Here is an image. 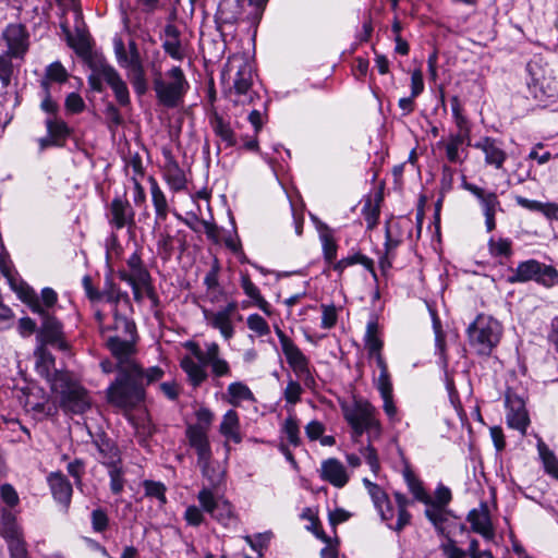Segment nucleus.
Returning a JSON list of instances; mask_svg holds the SVG:
<instances>
[{
    "label": "nucleus",
    "instance_id": "nucleus-1",
    "mask_svg": "<svg viewBox=\"0 0 558 558\" xmlns=\"http://www.w3.org/2000/svg\"><path fill=\"white\" fill-rule=\"evenodd\" d=\"M134 342L135 335H112L107 338V347L117 359L118 367L116 380L107 388V400L123 410H132L144 402L140 385L142 367L132 359Z\"/></svg>",
    "mask_w": 558,
    "mask_h": 558
},
{
    "label": "nucleus",
    "instance_id": "nucleus-2",
    "mask_svg": "<svg viewBox=\"0 0 558 558\" xmlns=\"http://www.w3.org/2000/svg\"><path fill=\"white\" fill-rule=\"evenodd\" d=\"M185 348L191 351L192 356H183L180 366L194 388L199 387L207 380L208 373L206 367L210 368L213 378L230 377L232 375L231 365L221 355V350L217 342H205V349L203 350L196 342L187 341Z\"/></svg>",
    "mask_w": 558,
    "mask_h": 558
},
{
    "label": "nucleus",
    "instance_id": "nucleus-3",
    "mask_svg": "<svg viewBox=\"0 0 558 558\" xmlns=\"http://www.w3.org/2000/svg\"><path fill=\"white\" fill-rule=\"evenodd\" d=\"M342 412L354 438L361 437L365 432L368 433V441L380 437L383 427L377 418L376 408L369 402L357 401L353 405H344ZM361 454L369 465L371 471L376 474L379 470V460L371 442L361 449Z\"/></svg>",
    "mask_w": 558,
    "mask_h": 558
},
{
    "label": "nucleus",
    "instance_id": "nucleus-4",
    "mask_svg": "<svg viewBox=\"0 0 558 558\" xmlns=\"http://www.w3.org/2000/svg\"><path fill=\"white\" fill-rule=\"evenodd\" d=\"M230 70H235L233 85L229 90V98L235 106L253 105L259 100V95L254 89V75L252 63L242 56H233L229 59Z\"/></svg>",
    "mask_w": 558,
    "mask_h": 558
},
{
    "label": "nucleus",
    "instance_id": "nucleus-5",
    "mask_svg": "<svg viewBox=\"0 0 558 558\" xmlns=\"http://www.w3.org/2000/svg\"><path fill=\"white\" fill-rule=\"evenodd\" d=\"M51 390L64 413L83 414L92 405L87 390L72 381L68 375H58L52 379Z\"/></svg>",
    "mask_w": 558,
    "mask_h": 558
},
{
    "label": "nucleus",
    "instance_id": "nucleus-6",
    "mask_svg": "<svg viewBox=\"0 0 558 558\" xmlns=\"http://www.w3.org/2000/svg\"><path fill=\"white\" fill-rule=\"evenodd\" d=\"M470 345L481 355H489L499 343L502 335L501 324L492 316L481 314L468 327Z\"/></svg>",
    "mask_w": 558,
    "mask_h": 558
},
{
    "label": "nucleus",
    "instance_id": "nucleus-7",
    "mask_svg": "<svg viewBox=\"0 0 558 558\" xmlns=\"http://www.w3.org/2000/svg\"><path fill=\"white\" fill-rule=\"evenodd\" d=\"M190 88V84L180 66H173L163 77L154 80V89L159 102L168 108L179 106Z\"/></svg>",
    "mask_w": 558,
    "mask_h": 558
},
{
    "label": "nucleus",
    "instance_id": "nucleus-8",
    "mask_svg": "<svg viewBox=\"0 0 558 558\" xmlns=\"http://www.w3.org/2000/svg\"><path fill=\"white\" fill-rule=\"evenodd\" d=\"M25 301L28 303L31 311L41 317V326L37 335L39 342L51 344L61 351H66L69 345L63 338L61 323L43 308L37 294L33 290L27 291Z\"/></svg>",
    "mask_w": 558,
    "mask_h": 558
},
{
    "label": "nucleus",
    "instance_id": "nucleus-9",
    "mask_svg": "<svg viewBox=\"0 0 558 558\" xmlns=\"http://www.w3.org/2000/svg\"><path fill=\"white\" fill-rule=\"evenodd\" d=\"M526 71L527 88L537 101L548 106L558 100V82L539 60H531L526 64Z\"/></svg>",
    "mask_w": 558,
    "mask_h": 558
},
{
    "label": "nucleus",
    "instance_id": "nucleus-10",
    "mask_svg": "<svg viewBox=\"0 0 558 558\" xmlns=\"http://www.w3.org/2000/svg\"><path fill=\"white\" fill-rule=\"evenodd\" d=\"M197 500L203 510L214 520L228 529H236L238 515L233 506L225 498L217 496L211 488L203 487L197 494Z\"/></svg>",
    "mask_w": 558,
    "mask_h": 558
},
{
    "label": "nucleus",
    "instance_id": "nucleus-11",
    "mask_svg": "<svg viewBox=\"0 0 558 558\" xmlns=\"http://www.w3.org/2000/svg\"><path fill=\"white\" fill-rule=\"evenodd\" d=\"M0 47L14 60L24 61L31 48V33L27 26L20 22L7 24L0 34Z\"/></svg>",
    "mask_w": 558,
    "mask_h": 558
},
{
    "label": "nucleus",
    "instance_id": "nucleus-12",
    "mask_svg": "<svg viewBox=\"0 0 558 558\" xmlns=\"http://www.w3.org/2000/svg\"><path fill=\"white\" fill-rule=\"evenodd\" d=\"M113 49L118 64L126 70V75L136 94L143 95L147 90V81L141 54L128 53L121 38H114Z\"/></svg>",
    "mask_w": 558,
    "mask_h": 558
},
{
    "label": "nucleus",
    "instance_id": "nucleus-13",
    "mask_svg": "<svg viewBox=\"0 0 558 558\" xmlns=\"http://www.w3.org/2000/svg\"><path fill=\"white\" fill-rule=\"evenodd\" d=\"M276 333L279 338L287 362L295 376L302 380L305 386H312L315 380L310 369L308 357L280 328H276Z\"/></svg>",
    "mask_w": 558,
    "mask_h": 558
},
{
    "label": "nucleus",
    "instance_id": "nucleus-14",
    "mask_svg": "<svg viewBox=\"0 0 558 558\" xmlns=\"http://www.w3.org/2000/svg\"><path fill=\"white\" fill-rule=\"evenodd\" d=\"M236 311V303L230 302L217 311L204 308L203 315L207 325L218 330L221 337L226 341H229L234 337L235 333V319H242V316L238 315Z\"/></svg>",
    "mask_w": 558,
    "mask_h": 558
},
{
    "label": "nucleus",
    "instance_id": "nucleus-15",
    "mask_svg": "<svg viewBox=\"0 0 558 558\" xmlns=\"http://www.w3.org/2000/svg\"><path fill=\"white\" fill-rule=\"evenodd\" d=\"M128 270L121 269L118 272L119 278L124 282H137L143 286L146 295L151 300L156 301L157 295L151 284V277L147 268L145 267L140 254L134 252L126 259Z\"/></svg>",
    "mask_w": 558,
    "mask_h": 558
},
{
    "label": "nucleus",
    "instance_id": "nucleus-16",
    "mask_svg": "<svg viewBox=\"0 0 558 558\" xmlns=\"http://www.w3.org/2000/svg\"><path fill=\"white\" fill-rule=\"evenodd\" d=\"M505 405L508 426L524 435L530 418L523 398L517 395L512 389H508L505 395Z\"/></svg>",
    "mask_w": 558,
    "mask_h": 558
},
{
    "label": "nucleus",
    "instance_id": "nucleus-17",
    "mask_svg": "<svg viewBox=\"0 0 558 558\" xmlns=\"http://www.w3.org/2000/svg\"><path fill=\"white\" fill-rule=\"evenodd\" d=\"M464 187L476 197L485 217L486 230L492 232L496 228V213L501 210L497 194L472 183H465Z\"/></svg>",
    "mask_w": 558,
    "mask_h": 558
},
{
    "label": "nucleus",
    "instance_id": "nucleus-18",
    "mask_svg": "<svg viewBox=\"0 0 558 558\" xmlns=\"http://www.w3.org/2000/svg\"><path fill=\"white\" fill-rule=\"evenodd\" d=\"M107 218L109 225L117 230L135 226V213L131 204L128 199L119 196L111 201Z\"/></svg>",
    "mask_w": 558,
    "mask_h": 558
},
{
    "label": "nucleus",
    "instance_id": "nucleus-19",
    "mask_svg": "<svg viewBox=\"0 0 558 558\" xmlns=\"http://www.w3.org/2000/svg\"><path fill=\"white\" fill-rule=\"evenodd\" d=\"M473 146L484 154V160L487 166L494 167L496 170L504 169L508 155L504 149V143L500 140L484 136Z\"/></svg>",
    "mask_w": 558,
    "mask_h": 558
},
{
    "label": "nucleus",
    "instance_id": "nucleus-20",
    "mask_svg": "<svg viewBox=\"0 0 558 558\" xmlns=\"http://www.w3.org/2000/svg\"><path fill=\"white\" fill-rule=\"evenodd\" d=\"M375 387L383 399V410L391 424L400 422L398 408L393 399V389L388 371L383 369L374 380Z\"/></svg>",
    "mask_w": 558,
    "mask_h": 558
},
{
    "label": "nucleus",
    "instance_id": "nucleus-21",
    "mask_svg": "<svg viewBox=\"0 0 558 558\" xmlns=\"http://www.w3.org/2000/svg\"><path fill=\"white\" fill-rule=\"evenodd\" d=\"M185 436L190 447L197 456V462L208 461L213 457L208 432L205 426L201 424L187 425Z\"/></svg>",
    "mask_w": 558,
    "mask_h": 558
},
{
    "label": "nucleus",
    "instance_id": "nucleus-22",
    "mask_svg": "<svg viewBox=\"0 0 558 558\" xmlns=\"http://www.w3.org/2000/svg\"><path fill=\"white\" fill-rule=\"evenodd\" d=\"M364 343L369 357L375 360L379 371H388L387 364L381 355L383 340L380 339L379 325L376 318H372L366 325Z\"/></svg>",
    "mask_w": 558,
    "mask_h": 558
},
{
    "label": "nucleus",
    "instance_id": "nucleus-23",
    "mask_svg": "<svg viewBox=\"0 0 558 558\" xmlns=\"http://www.w3.org/2000/svg\"><path fill=\"white\" fill-rule=\"evenodd\" d=\"M473 532L480 534L486 542H493L496 536L489 510L486 505L472 509L466 517Z\"/></svg>",
    "mask_w": 558,
    "mask_h": 558
},
{
    "label": "nucleus",
    "instance_id": "nucleus-24",
    "mask_svg": "<svg viewBox=\"0 0 558 558\" xmlns=\"http://www.w3.org/2000/svg\"><path fill=\"white\" fill-rule=\"evenodd\" d=\"M319 477L330 485L342 488L350 480V475L341 461L336 458H329L322 462Z\"/></svg>",
    "mask_w": 558,
    "mask_h": 558
},
{
    "label": "nucleus",
    "instance_id": "nucleus-25",
    "mask_svg": "<svg viewBox=\"0 0 558 558\" xmlns=\"http://www.w3.org/2000/svg\"><path fill=\"white\" fill-rule=\"evenodd\" d=\"M310 218L318 233L325 260L330 264L333 263L337 258L338 251L335 231L315 215L311 214Z\"/></svg>",
    "mask_w": 558,
    "mask_h": 558
},
{
    "label": "nucleus",
    "instance_id": "nucleus-26",
    "mask_svg": "<svg viewBox=\"0 0 558 558\" xmlns=\"http://www.w3.org/2000/svg\"><path fill=\"white\" fill-rule=\"evenodd\" d=\"M99 76L111 87L117 101L121 106L130 104V94L126 83L113 66L102 65L99 69Z\"/></svg>",
    "mask_w": 558,
    "mask_h": 558
},
{
    "label": "nucleus",
    "instance_id": "nucleus-27",
    "mask_svg": "<svg viewBox=\"0 0 558 558\" xmlns=\"http://www.w3.org/2000/svg\"><path fill=\"white\" fill-rule=\"evenodd\" d=\"M241 425L240 417L235 410H228L219 424V433L225 438V448L227 454L230 452L231 448L229 442L240 444L242 441L241 435Z\"/></svg>",
    "mask_w": 558,
    "mask_h": 558
},
{
    "label": "nucleus",
    "instance_id": "nucleus-28",
    "mask_svg": "<svg viewBox=\"0 0 558 558\" xmlns=\"http://www.w3.org/2000/svg\"><path fill=\"white\" fill-rule=\"evenodd\" d=\"M363 484L367 489L374 507L378 511L381 520L391 521L395 518V510L384 489L377 484L371 482L368 478H363Z\"/></svg>",
    "mask_w": 558,
    "mask_h": 558
},
{
    "label": "nucleus",
    "instance_id": "nucleus-29",
    "mask_svg": "<svg viewBox=\"0 0 558 558\" xmlns=\"http://www.w3.org/2000/svg\"><path fill=\"white\" fill-rule=\"evenodd\" d=\"M47 344L40 343L35 352L36 359V371L37 373L46 378L49 383L50 388H52V379H54L58 375H66L65 373L59 372L56 369L54 357L51 352L46 348Z\"/></svg>",
    "mask_w": 558,
    "mask_h": 558
},
{
    "label": "nucleus",
    "instance_id": "nucleus-30",
    "mask_svg": "<svg viewBox=\"0 0 558 558\" xmlns=\"http://www.w3.org/2000/svg\"><path fill=\"white\" fill-rule=\"evenodd\" d=\"M93 444L98 451V460L104 466L122 462L121 451L117 444L105 434H97Z\"/></svg>",
    "mask_w": 558,
    "mask_h": 558
},
{
    "label": "nucleus",
    "instance_id": "nucleus-31",
    "mask_svg": "<svg viewBox=\"0 0 558 558\" xmlns=\"http://www.w3.org/2000/svg\"><path fill=\"white\" fill-rule=\"evenodd\" d=\"M439 146H444L447 159L452 163H462L466 157L464 146L471 145V137L464 138L459 133L450 134L446 142H439Z\"/></svg>",
    "mask_w": 558,
    "mask_h": 558
},
{
    "label": "nucleus",
    "instance_id": "nucleus-32",
    "mask_svg": "<svg viewBox=\"0 0 558 558\" xmlns=\"http://www.w3.org/2000/svg\"><path fill=\"white\" fill-rule=\"evenodd\" d=\"M48 484L54 500L68 508L73 493L72 485L68 478L60 472L51 473L48 476Z\"/></svg>",
    "mask_w": 558,
    "mask_h": 558
},
{
    "label": "nucleus",
    "instance_id": "nucleus-33",
    "mask_svg": "<svg viewBox=\"0 0 558 558\" xmlns=\"http://www.w3.org/2000/svg\"><path fill=\"white\" fill-rule=\"evenodd\" d=\"M226 401L233 407H241L243 402H255V396L243 381L229 384L225 396Z\"/></svg>",
    "mask_w": 558,
    "mask_h": 558
},
{
    "label": "nucleus",
    "instance_id": "nucleus-34",
    "mask_svg": "<svg viewBox=\"0 0 558 558\" xmlns=\"http://www.w3.org/2000/svg\"><path fill=\"white\" fill-rule=\"evenodd\" d=\"M537 269H539V262L536 259L521 262L514 269L510 270L507 281L509 283L534 281Z\"/></svg>",
    "mask_w": 558,
    "mask_h": 558
},
{
    "label": "nucleus",
    "instance_id": "nucleus-35",
    "mask_svg": "<svg viewBox=\"0 0 558 558\" xmlns=\"http://www.w3.org/2000/svg\"><path fill=\"white\" fill-rule=\"evenodd\" d=\"M163 177L170 190L173 192H179L186 189L187 181L184 170L172 158L169 159L165 166Z\"/></svg>",
    "mask_w": 558,
    "mask_h": 558
},
{
    "label": "nucleus",
    "instance_id": "nucleus-36",
    "mask_svg": "<svg viewBox=\"0 0 558 558\" xmlns=\"http://www.w3.org/2000/svg\"><path fill=\"white\" fill-rule=\"evenodd\" d=\"M0 535L5 542L23 536L22 529L16 521V515L10 509H1Z\"/></svg>",
    "mask_w": 558,
    "mask_h": 558
},
{
    "label": "nucleus",
    "instance_id": "nucleus-37",
    "mask_svg": "<svg viewBox=\"0 0 558 558\" xmlns=\"http://www.w3.org/2000/svg\"><path fill=\"white\" fill-rule=\"evenodd\" d=\"M356 264L363 265L364 268L367 269L372 274L374 280L377 281V274L374 269V262L361 253H355L353 255L343 257L338 262H333L332 269L335 271H337L339 275H342L344 269H347L350 266L356 265Z\"/></svg>",
    "mask_w": 558,
    "mask_h": 558
},
{
    "label": "nucleus",
    "instance_id": "nucleus-38",
    "mask_svg": "<svg viewBox=\"0 0 558 558\" xmlns=\"http://www.w3.org/2000/svg\"><path fill=\"white\" fill-rule=\"evenodd\" d=\"M150 193L151 202L155 208L156 221H163L167 219L169 206L165 193L158 185L157 181L150 177Z\"/></svg>",
    "mask_w": 558,
    "mask_h": 558
},
{
    "label": "nucleus",
    "instance_id": "nucleus-39",
    "mask_svg": "<svg viewBox=\"0 0 558 558\" xmlns=\"http://www.w3.org/2000/svg\"><path fill=\"white\" fill-rule=\"evenodd\" d=\"M210 124L214 133L226 144V147H232L236 144L234 131L222 117L215 113L210 119Z\"/></svg>",
    "mask_w": 558,
    "mask_h": 558
},
{
    "label": "nucleus",
    "instance_id": "nucleus-40",
    "mask_svg": "<svg viewBox=\"0 0 558 558\" xmlns=\"http://www.w3.org/2000/svg\"><path fill=\"white\" fill-rule=\"evenodd\" d=\"M113 324L108 327H101L102 332L113 331L114 335L121 337H130V335H136L135 324L126 316L119 314L118 308L113 307Z\"/></svg>",
    "mask_w": 558,
    "mask_h": 558
},
{
    "label": "nucleus",
    "instance_id": "nucleus-41",
    "mask_svg": "<svg viewBox=\"0 0 558 558\" xmlns=\"http://www.w3.org/2000/svg\"><path fill=\"white\" fill-rule=\"evenodd\" d=\"M515 203L530 211H538L544 214L547 218H553L558 213V205L554 203H542L534 199L517 195L514 197Z\"/></svg>",
    "mask_w": 558,
    "mask_h": 558
},
{
    "label": "nucleus",
    "instance_id": "nucleus-42",
    "mask_svg": "<svg viewBox=\"0 0 558 558\" xmlns=\"http://www.w3.org/2000/svg\"><path fill=\"white\" fill-rule=\"evenodd\" d=\"M426 518L432 522L438 534L447 537V522L449 521V512L445 507L428 506L425 510Z\"/></svg>",
    "mask_w": 558,
    "mask_h": 558
},
{
    "label": "nucleus",
    "instance_id": "nucleus-43",
    "mask_svg": "<svg viewBox=\"0 0 558 558\" xmlns=\"http://www.w3.org/2000/svg\"><path fill=\"white\" fill-rule=\"evenodd\" d=\"M202 474L205 478L208 480L210 484V488L214 490L223 480V470L218 465V463L213 461V457L205 462H197Z\"/></svg>",
    "mask_w": 558,
    "mask_h": 558
},
{
    "label": "nucleus",
    "instance_id": "nucleus-44",
    "mask_svg": "<svg viewBox=\"0 0 558 558\" xmlns=\"http://www.w3.org/2000/svg\"><path fill=\"white\" fill-rule=\"evenodd\" d=\"M99 293L101 294V301L105 300L114 307L118 306L122 299L125 302L128 301V294L121 292L120 288L113 282L110 276L106 277L104 288Z\"/></svg>",
    "mask_w": 558,
    "mask_h": 558
},
{
    "label": "nucleus",
    "instance_id": "nucleus-45",
    "mask_svg": "<svg viewBox=\"0 0 558 558\" xmlns=\"http://www.w3.org/2000/svg\"><path fill=\"white\" fill-rule=\"evenodd\" d=\"M110 478V490L113 495H120L125 485V470L122 462L105 466Z\"/></svg>",
    "mask_w": 558,
    "mask_h": 558
},
{
    "label": "nucleus",
    "instance_id": "nucleus-46",
    "mask_svg": "<svg viewBox=\"0 0 558 558\" xmlns=\"http://www.w3.org/2000/svg\"><path fill=\"white\" fill-rule=\"evenodd\" d=\"M168 38L163 41L162 48L172 59L181 61L184 58L181 41L178 33L173 27H167Z\"/></svg>",
    "mask_w": 558,
    "mask_h": 558
},
{
    "label": "nucleus",
    "instance_id": "nucleus-47",
    "mask_svg": "<svg viewBox=\"0 0 558 558\" xmlns=\"http://www.w3.org/2000/svg\"><path fill=\"white\" fill-rule=\"evenodd\" d=\"M534 281L545 288L558 286V270L551 265L539 262V269L536 270Z\"/></svg>",
    "mask_w": 558,
    "mask_h": 558
},
{
    "label": "nucleus",
    "instance_id": "nucleus-48",
    "mask_svg": "<svg viewBox=\"0 0 558 558\" xmlns=\"http://www.w3.org/2000/svg\"><path fill=\"white\" fill-rule=\"evenodd\" d=\"M404 480L408 485L409 490L414 496L417 501H421L425 505L430 502V497L426 493L422 482L411 472L404 473Z\"/></svg>",
    "mask_w": 558,
    "mask_h": 558
},
{
    "label": "nucleus",
    "instance_id": "nucleus-49",
    "mask_svg": "<svg viewBox=\"0 0 558 558\" xmlns=\"http://www.w3.org/2000/svg\"><path fill=\"white\" fill-rule=\"evenodd\" d=\"M488 250L493 257H510L512 254V241L508 238H494L488 240Z\"/></svg>",
    "mask_w": 558,
    "mask_h": 558
},
{
    "label": "nucleus",
    "instance_id": "nucleus-50",
    "mask_svg": "<svg viewBox=\"0 0 558 558\" xmlns=\"http://www.w3.org/2000/svg\"><path fill=\"white\" fill-rule=\"evenodd\" d=\"M537 448L546 473L558 480V459L544 442L539 441Z\"/></svg>",
    "mask_w": 558,
    "mask_h": 558
},
{
    "label": "nucleus",
    "instance_id": "nucleus-51",
    "mask_svg": "<svg viewBox=\"0 0 558 558\" xmlns=\"http://www.w3.org/2000/svg\"><path fill=\"white\" fill-rule=\"evenodd\" d=\"M46 128L48 135L54 141L64 140L70 134V129L66 123L60 119L48 118L46 120Z\"/></svg>",
    "mask_w": 558,
    "mask_h": 558
},
{
    "label": "nucleus",
    "instance_id": "nucleus-52",
    "mask_svg": "<svg viewBox=\"0 0 558 558\" xmlns=\"http://www.w3.org/2000/svg\"><path fill=\"white\" fill-rule=\"evenodd\" d=\"M145 496L149 498H156L160 506L167 502L166 486L161 482L145 480L143 482Z\"/></svg>",
    "mask_w": 558,
    "mask_h": 558
},
{
    "label": "nucleus",
    "instance_id": "nucleus-53",
    "mask_svg": "<svg viewBox=\"0 0 558 558\" xmlns=\"http://www.w3.org/2000/svg\"><path fill=\"white\" fill-rule=\"evenodd\" d=\"M282 432L292 446L296 447L300 445V426L295 416L290 415L286 418L282 425Z\"/></svg>",
    "mask_w": 558,
    "mask_h": 558
},
{
    "label": "nucleus",
    "instance_id": "nucleus-54",
    "mask_svg": "<svg viewBox=\"0 0 558 558\" xmlns=\"http://www.w3.org/2000/svg\"><path fill=\"white\" fill-rule=\"evenodd\" d=\"M445 558H466L468 553L457 545V542L449 536L439 545Z\"/></svg>",
    "mask_w": 558,
    "mask_h": 558
},
{
    "label": "nucleus",
    "instance_id": "nucleus-55",
    "mask_svg": "<svg viewBox=\"0 0 558 558\" xmlns=\"http://www.w3.org/2000/svg\"><path fill=\"white\" fill-rule=\"evenodd\" d=\"M68 80V72L60 62H53L46 69V75L43 81L64 83Z\"/></svg>",
    "mask_w": 558,
    "mask_h": 558
},
{
    "label": "nucleus",
    "instance_id": "nucleus-56",
    "mask_svg": "<svg viewBox=\"0 0 558 558\" xmlns=\"http://www.w3.org/2000/svg\"><path fill=\"white\" fill-rule=\"evenodd\" d=\"M246 324L248 329L259 337L267 336L270 332L268 323L258 314L248 315Z\"/></svg>",
    "mask_w": 558,
    "mask_h": 558
},
{
    "label": "nucleus",
    "instance_id": "nucleus-57",
    "mask_svg": "<svg viewBox=\"0 0 558 558\" xmlns=\"http://www.w3.org/2000/svg\"><path fill=\"white\" fill-rule=\"evenodd\" d=\"M0 497L8 507L7 509L10 510L20 504V497L16 489L9 483H4L0 486Z\"/></svg>",
    "mask_w": 558,
    "mask_h": 558
},
{
    "label": "nucleus",
    "instance_id": "nucleus-58",
    "mask_svg": "<svg viewBox=\"0 0 558 558\" xmlns=\"http://www.w3.org/2000/svg\"><path fill=\"white\" fill-rule=\"evenodd\" d=\"M13 57L8 56L7 52L2 51L0 54V81L3 86H8L11 82L13 74Z\"/></svg>",
    "mask_w": 558,
    "mask_h": 558
},
{
    "label": "nucleus",
    "instance_id": "nucleus-59",
    "mask_svg": "<svg viewBox=\"0 0 558 558\" xmlns=\"http://www.w3.org/2000/svg\"><path fill=\"white\" fill-rule=\"evenodd\" d=\"M302 392L303 389L301 384L298 380L290 378L283 391L284 400L288 403L294 405L300 401Z\"/></svg>",
    "mask_w": 558,
    "mask_h": 558
},
{
    "label": "nucleus",
    "instance_id": "nucleus-60",
    "mask_svg": "<svg viewBox=\"0 0 558 558\" xmlns=\"http://www.w3.org/2000/svg\"><path fill=\"white\" fill-rule=\"evenodd\" d=\"M204 510L201 507L191 505L184 511V520L191 526H199L205 521Z\"/></svg>",
    "mask_w": 558,
    "mask_h": 558
},
{
    "label": "nucleus",
    "instance_id": "nucleus-61",
    "mask_svg": "<svg viewBox=\"0 0 558 558\" xmlns=\"http://www.w3.org/2000/svg\"><path fill=\"white\" fill-rule=\"evenodd\" d=\"M322 327L330 329L337 324L338 313L333 304H322Z\"/></svg>",
    "mask_w": 558,
    "mask_h": 558
},
{
    "label": "nucleus",
    "instance_id": "nucleus-62",
    "mask_svg": "<svg viewBox=\"0 0 558 558\" xmlns=\"http://www.w3.org/2000/svg\"><path fill=\"white\" fill-rule=\"evenodd\" d=\"M11 558H28V551L23 536L8 541Z\"/></svg>",
    "mask_w": 558,
    "mask_h": 558
},
{
    "label": "nucleus",
    "instance_id": "nucleus-63",
    "mask_svg": "<svg viewBox=\"0 0 558 558\" xmlns=\"http://www.w3.org/2000/svg\"><path fill=\"white\" fill-rule=\"evenodd\" d=\"M64 107L69 113H80L85 109V101L77 93H70L65 98Z\"/></svg>",
    "mask_w": 558,
    "mask_h": 558
},
{
    "label": "nucleus",
    "instance_id": "nucleus-64",
    "mask_svg": "<svg viewBox=\"0 0 558 558\" xmlns=\"http://www.w3.org/2000/svg\"><path fill=\"white\" fill-rule=\"evenodd\" d=\"M105 117L110 130L118 128L122 124L123 119L119 109L113 104H108L105 108Z\"/></svg>",
    "mask_w": 558,
    "mask_h": 558
}]
</instances>
